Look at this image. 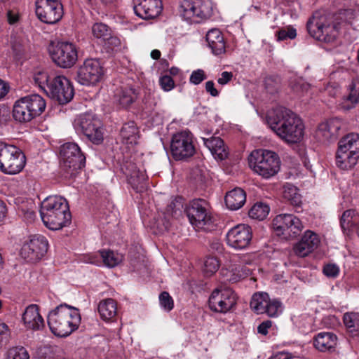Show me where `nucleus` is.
Here are the masks:
<instances>
[{"label":"nucleus","instance_id":"1","mask_svg":"<svg viewBox=\"0 0 359 359\" xmlns=\"http://www.w3.org/2000/svg\"><path fill=\"white\" fill-rule=\"evenodd\" d=\"M267 123L278 136L288 143L299 142L304 135L301 118L283 106L275 107L267 116Z\"/></svg>","mask_w":359,"mask_h":359},{"label":"nucleus","instance_id":"2","mask_svg":"<svg viewBox=\"0 0 359 359\" xmlns=\"http://www.w3.org/2000/svg\"><path fill=\"white\" fill-rule=\"evenodd\" d=\"M40 215L44 225L51 230H58L71 219L67 200L58 196H50L41 203Z\"/></svg>","mask_w":359,"mask_h":359},{"label":"nucleus","instance_id":"3","mask_svg":"<svg viewBox=\"0 0 359 359\" xmlns=\"http://www.w3.org/2000/svg\"><path fill=\"white\" fill-rule=\"evenodd\" d=\"M81 323L79 309L62 304L49 312L48 325L51 332L58 337H67L77 330Z\"/></svg>","mask_w":359,"mask_h":359},{"label":"nucleus","instance_id":"4","mask_svg":"<svg viewBox=\"0 0 359 359\" xmlns=\"http://www.w3.org/2000/svg\"><path fill=\"white\" fill-rule=\"evenodd\" d=\"M339 22H335L333 16L323 11H316L306 24L309 34L317 40L326 43L334 41L339 32Z\"/></svg>","mask_w":359,"mask_h":359},{"label":"nucleus","instance_id":"5","mask_svg":"<svg viewBox=\"0 0 359 359\" xmlns=\"http://www.w3.org/2000/svg\"><path fill=\"white\" fill-rule=\"evenodd\" d=\"M249 164L255 173L263 178L269 179L278 172L280 161L274 151L257 149L250 155Z\"/></svg>","mask_w":359,"mask_h":359},{"label":"nucleus","instance_id":"6","mask_svg":"<svg viewBox=\"0 0 359 359\" xmlns=\"http://www.w3.org/2000/svg\"><path fill=\"white\" fill-rule=\"evenodd\" d=\"M45 100L38 94H32L18 100L13 106V118L21 123L29 122L45 110Z\"/></svg>","mask_w":359,"mask_h":359},{"label":"nucleus","instance_id":"7","mask_svg":"<svg viewBox=\"0 0 359 359\" xmlns=\"http://www.w3.org/2000/svg\"><path fill=\"white\" fill-rule=\"evenodd\" d=\"M60 154V168L66 178L74 177L76 172L86 165V156L74 142H67L62 145Z\"/></svg>","mask_w":359,"mask_h":359},{"label":"nucleus","instance_id":"8","mask_svg":"<svg viewBox=\"0 0 359 359\" xmlns=\"http://www.w3.org/2000/svg\"><path fill=\"white\" fill-rule=\"evenodd\" d=\"M189 220L196 231H212L216 223L205 200H193L186 210Z\"/></svg>","mask_w":359,"mask_h":359},{"label":"nucleus","instance_id":"9","mask_svg":"<svg viewBox=\"0 0 359 359\" xmlns=\"http://www.w3.org/2000/svg\"><path fill=\"white\" fill-rule=\"evenodd\" d=\"M26 158L18 147L0 141V170L8 175L19 173L25 167Z\"/></svg>","mask_w":359,"mask_h":359},{"label":"nucleus","instance_id":"10","mask_svg":"<svg viewBox=\"0 0 359 359\" xmlns=\"http://www.w3.org/2000/svg\"><path fill=\"white\" fill-rule=\"evenodd\" d=\"M74 127L78 133H83L93 144H99L102 142L104 137L102 123L95 114H80L75 118Z\"/></svg>","mask_w":359,"mask_h":359},{"label":"nucleus","instance_id":"11","mask_svg":"<svg viewBox=\"0 0 359 359\" xmlns=\"http://www.w3.org/2000/svg\"><path fill=\"white\" fill-rule=\"evenodd\" d=\"M212 6L209 0H182L179 12L185 20L198 23L212 15Z\"/></svg>","mask_w":359,"mask_h":359},{"label":"nucleus","instance_id":"12","mask_svg":"<svg viewBox=\"0 0 359 359\" xmlns=\"http://www.w3.org/2000/svg\"><path fill=\"white\" fill-rule=\"evenodd\" d=\"M170 151L176 161L186 160L194 156L196 148L194 136L189 130H182L172 135Z\"/></svg>","mask_w":359,"mask_h":359},{"label":"nucleus","instance_id":"13","mask_svg":"<svg viewBox=\"0 0 359 359\" xmlns=\"http://www.w3.org/2000/svg\"><path fill=\"white\" fill-rule=\"evenodd\" d=\"M53 61L62 68H70L78 60L77 48L73 43L60 41L49 48Z\"/></svg>","mask_w":359,"mask_h":359},{"label":"nucleus","instance_id":"14","mask_svg":"<svg viewBox=\"0 0 359 359\" xmlns=\"http://www.w3.org/2000/svg\"><path fill=\"white\" fill-rule=\"evenodd\" d=\"M104 70L100 61L97 59H87L77 71L76 81L83 86H94L101 81Z\"/></svg>","mask_w":359,"mask_h":359},{"label":"nucleus","instance_id":"15","mask_svg":"<svg viewBox=\"0 0 359 359\" xmlns=\"http://www.w3.org/2000/svg\"><path fill=\"white\" fill-rule=\"evenodd\" d=\"M36 15L43 22L53 25L63 15V6L58 0H36Z\"/></svg>","mask_w":359,"mask_h":359},{"label":"nucleus","instance_id":"16","mask_svg":"<svg viewBox=\"0 0 359 359\" xmlns=\"http://www.w3.org/2000/svg\"><path fill=\"white\" fill-rule=\"evenodd\" d=\"M46 93L60 104L70 102L74 95L72 83L64 76H57L50 80Z\"/></svg>","mask_w":359,"mask_h":359},{"label":"nucleus","instance_id":"17","mask_svg":"<svg viewBox=\"0 0 359 359\" xmlns=\"http://www.w3.org/2000/svg\"><path fill=\"white\" fill-rule=\"evenodd\" d=\"M236 294L229 288H217L209 297L210 309L218 313H227L236 304Z\"/></svg>","mask_w":359,"mask_h":359},{"label":"nucleus","instance_id":"18","mask_svg":"<svg viewBox=\"0 0 359 359\" xmlns=\"http://www.w3.org/2000/svg\"><path fill=\"white\" fill-rule=\"evenodd\" d=\"M48 248V241L43 236H34L29 241L24 243L20 255L27 262H36L46 255Z\"/></svg>","mask_w":359,"mask_h":359},{"label":"nucleus","instance_id":"19","mask_svg":"<svg viewBox=\"0 0 359 359\" xmlns=\"http://www.w3.org/2000/svg\"><path fill=\"white\" fill-rule=\"evenodd\" d=\"M226 238L231 248L236 250L245 249L252 238V229L247 224H238L228 231Z\"/></svg>","mask_w":359,"mask_h":359},{"label":"nucleus","instance_id":"20","mask_svg":"<svg viewBox=\"0 0 359 359\" xmlns=\"http://www.w3.org/2000/svg\"><path fill=\"white\" fill-rule=\"evenodd\" d=\"M273 227L285 236L294 238L303 229L302 222L292 214H281L273 219Z\"/></svg>","mask_w":359,"mask_h":359},{"label":"nucleus","instance_id":"21","mask_svg":"<svg viewBox=\"0 0 359 359\" xmlns=\"http://www.w3.org/2000/svg\"><path fill=\"white\" fill-rule=\"evenodd\" d=\"M343 126L341 119L334 118L322 122L316 131V140L323 144L330 143L336 140Z\"/></svg>","mask_w":359,"mask_h":359},{"label":"nucleus","instance_id":"22","mask_svg":"<svg viewBox=\"0 0 359 359\" xmlns=\"http://www.w3.org/2000/svg\"><path fill=\"white\" fill-rule=\"evenodd\" d=\"M121 169L127 177L128 184L134 190L142 192L145 189L147 176L144 170H140L136 164L131 161L126 162Z\"/></svg>","mask_w":359,"mask_h":359},{"label":"nucleus","instance_id":"23","mask_svg":"<svg viewBox=\"0 0 359 359\" xmlns=\"http://www.w3.org/2000/svg\"><path fill=\"white\" fill-rule=\"evenodd\" d=\"M320 244L318 236L311 231H306L301 240L294 245V253L301 257L309 255L315 250Z\"/></svg>","mask_w":359,"mask_h":359},{"label":"nucleus","instance_id":"24","mask_svg":"<svg viewBox=\"0 0 359 359\" xmlns=\"http://www.w3.org/2000/svg\"><path fill=\"white\" fill-rule=\"evenodd\" d=\"M134 11L142 19H152L161 13L162 3L161 0H140Z\"/></svg>","mask_w":359,"mask_h":359},{"label":"nucleus","instance_id":"25","mask_svg":"<svg viewBox=\"0 0 359 359\" xmlns=\"http://www.w3.org/2000/svg\"><path fill=\"white\" fill-rule=\"evenodd\" d=\"M123 260V255L112 250H102L97 255L89 257L88 262L95 265H100L102 262L106 266L113 268L118 265Z\"/></svg>","mask_w":359,"mask_h":359},{"label":"nucleus","instance_id":"26","mask_svg":"<svg viewBox=\"0 0 359 359\" xmlns=\"http://www.w3.org/2000/svg\"><path fill=\"white\" fill-rule=\"evenodd\" d=\"M337 344V337L330 332L318 333L313 339L314 347L320 352H333Z\"/></svg>","mask_w":359,"mask_h":359},{"label":"nucleus","instance_id":"27","mask_svg":"<svg viewBox=\"0 0 359 359\" xmlns=\"http://www.w3.org/2000/svg\"><path fill=\"white\" fill-rule=\"evenodd\" d=\"M22 320L28 329L37 330L43 327L44 321L39 313L38 306L31 304L28 306L22 315Z\"/></svg>","mask_w":359,"mask_h":359},{"label":"nucleus","instance_id":"28","mask_svg":"<svg viewBox=\"0 0 359 359\" xmlns=\"http://www.w3.org/2000/svg\"><path fill=\"white\" fill-rule=\"evenodd\" d=\"M348 94L344 95L339 103L344 111H348L359 103V79H354L348 86Z\"/></svg>","mask_w":359,"mask_h":359},{"label":"nucleus","instance_id":"29","mask_svg":"<svg viewBox=\"0 0 359 359\" xmlns=\"http://www.w3.org/2000/svg\"><path fill=\"white\" fill-rule=\"evenodd\" d=\"M206 41L212 53L220 55L225 53L226 46L223 34L218 29H212L206 34Z\"/></svg>","mask_w":359,"mask_h":359},{"label":"nucleus","instance_id":"30","mask_svg":"<svg viewBox=\"0 0 359 359\" xmlns=\"http://www.w3.org/2000/svg\"><path fill=\"white\" fill-rule=\"evenodd\" d=\"M202 140L205 147L210 151L215 159L222 161L227 157L229 153L226 147L220 137H203Z\"/></svg>","mask_w":359,"mask_h":359},{"label":"nucleus","instance_id":"31","mask_svg":"<svg viewBox=\"0 0 359 359\" xmlns=\"http://www.w3.org/2000/svg\"><path fill=\"white\" fill-rule=\"evenodd\" d=\"M138 94V92L134 88H121L117 89L115 93L114 101L120 107L128 108L137 100Z\"/></svg>","mask_w":359,"mask_h":359},{"label":"nucleus","instance_id":"32","mask_svg":"<svg viewBox=\"0 0 359 359\" xmlns=\"http://www.w3.org/2000/svg\"><path fill=\"white\" fill-rule=\"evenodd\" d=\"M100 318L104 321H114L118 313L117 303L111 298L101 300L97 306Z\"/></svg>","mask_w":359,"mask_h":359},{"label":"nucleus","instance_id":"33","mask_svg":"<svg viewBox=\"0 0 359 359\" xmlns=\"http://www.w3.org/2000/svg\"><path fill=\"white\" fill-rule=\"evenodd\" d=\"M224 200L229 209L232 210H238L245 203V192L241 188H235L226 194Z\"/></svg>","mask_w":359,"mask_h":359},{"label":"nucleus","instance_id":"34","mask_svg":"<svg viewBox=\"0 0 359 359\" xmlns=\"http://www.w3.org/2000/svg\"><path fill=\"white\" fill-rule=\"evenodd\" d=\"M359 158V154L337 149L336 165L342 170H348L354 167Z\"/></svg>","mask_w":359,"mask_h":359},{"label":"nucleus","instance_id":"35","mask_svg":"<svg viewBox=\"0 0 359 359\" xmlns=\"http://www.w3.org/2000/svg\"><path fill=\"white\" fill-rule=\"evenodd\" d=\"M120 135L123 144L131 145L137 144L139 131L136 124L133 121L124 123L121 129Z\"/></svg>","mask_w":359,"mask_h":359},{"label":"nucleus","instance_id":"36","mask_svg":"<svg viewBox=\"0 0 359 359\" xmlns=\"http://www.w3.org/2000/svg\"><path fill=\"white\" fill-rule=\"evenodd\" d=\"M337 149L359 154V135L350 133L344 136L338 142Z\"/></svg>","mask_w":359,"mask_h":359},{"label":"nucleus","instance_id":"37","mask_svg":"<svg viewBox=\"0 0 359 359\" xmlns=\"http://www.w3.org/2000/svg\"><path fill=\"white\" fill-rule=\"evenodd\" d=\"M269 297L266 292L255 293L250 302V308L257 314L264 313Z\"/></svg>","mask_w":359,"mask_h":359},{"label":"nucleus","instance_id":"38","mask_svg":"<svg viewBox=\"0 0 359 359\" xmlns=\"http://www.w3.org/2000/svg\"><path fill=\"white\" fill-rule=\"evenodd\" d=\"M344 323L353 337L359 334V313L348 312L343 317Z\"/></svg>","mask_w":359,"mask_h":359},{"label":"nucleus","instance_id":"39","mask_svg":"<svg viewBox=\"0 0 359 359\" xmlns=\"http://www.w3.org/2000/svg\"><path fill=\"white\" fill-rule=\"evenodd\" d=\"M283 196L292 205L299 206L302 203V196L299 189L292 184L287 183L283 186Z\"/></svg>","mask_w":359,"mask_h":359},{"label":"nucleus","instance_id":"40","mask_svg":"<svg viewBox=\"0 0 359 359\" xmlns=\"http://www.w3.org/2000/svg\"><path fill=\"white\" fill-rule=\"evenodd\" d=\"M357 17V13L353 9H346L340 11L337 15L333 16L335 22H339V30L347 25H351Z\"/></svg>","mask_w":359,"mask_h":359},{"label":"nucleus","instance_id":"41","mask_svg":"<svg viewBox=\"0 0 359 359\" xmlns=\"http://www.w3.org/2000/svg\"><path fill=\"white\" fill-rule=\"evenodd\" d=\"M358 215V212L354 209H349L344 212L340 218V224L344 233L353 226Z\"/></svg>","mask_w":359,"mask_h":359},{"label":"nucleus","instance_id":"42","mask_svg":"<svg viewBox=\"0 0 359 359\" xmlns=\"http://www.w3.org/2000/svg\"><path fill=\"white\" fill-rule=\"evenodd\" d=\"M269 207L263 203H255L249 210V216L252 219H264L269 213Z\"/></svg>","mask_w":359,"mask_h":359},{"label":"nucleus","instance_id":"43","mask_svg":"<svg viewBox=\"0 0 359 359\" xmlns=\"http://www.w3.org/2000/svg\"><path fill=\"white\" fill-rule=\"evenodd\" d=\"M184 208V198L181 196L175 197L166 208V214L170 217H177L181 214Z\"/></svg>","mask_w":359,"mask_h":359},{"label":"nucleus","instance_id":"44","mask_svg":"<svg viewBox=\"0 0 359 359\" xmlns=\"http://www.w3.org/2000/svg\"><path fill=\"white\" fill-rule=\"evenodd\" d=\"M91 32L95 38L100 39L102 42L105 38L109 36L111 30L107 25L97 22L92 26Z\"/></svg>","mask_w":359,"mask_h":359},{"label":"nucleus","instance_id":"45","mask_svg":"<svg viewBox=\"0 0 359 359\" xmlns=\"http://www.w3.org/2000/svg\"><path fill=\"white\" fill-rule=\"evenodd\" d=\"M219 261L215 257H207L203 264V273L207 276L214 274L219 268Z\"/></svg>","mask_w":359,"mask_h":359},{"label":"nucleus","instance_id":"46","mask_svg":"<svg viewBox=\"0 0 359 359\" xmlns=\"http://www.w3.org/2000/svg\"><path fill=\"white\" fill-rule=\"evenodd\" d=\"M33 80L36 86L45 91L48 90V85L50 80H49L47 72L43 71H37L34 73Z\"/></svg>","mask_w":359,"mask_h":359},{"label":"nucleus","instance_id":"47","mask_svg":"<svg viewBox=\"0 0 359 359\" xmlns=\"http://www.w3.org/2000/svg\"><path fill=\"white\" fill-rule=\"evenodd\" d=\"M29 355L27 350L22 346L10 348L5 359H29Z\"/></svg>","mask_w":359,"mask_h":359},{"label":"nucleus","instance_id":"48","mask_svg":"<svg viewBox=\"0 0 359 359\" xmlns=\"http://www.w3.org/2000/svg\"><path fill=\"white\" fill-rule=\"evenodd\" d=\"M265 310L264 313L269 317H276L282 312L281 303L276 299L271 300L269 299Z\"/></svg>","mask_w":359,"mask_h":359},{"label":"nucleus","instance_id":"49","mask_svg":"<svg viewBox=\"0 0 359 359\" xmlns=\"http://www.w3.org/2000/svg\"><path fill=\"white\" fill-rule=\"evenodd\" d=\"M276 36H277L278 41L294 39L297 36V32L294 28L292 27H287L277 31Z\"/></svg>","mask_w":359,"mask_h":359},{"label":"nucleus","instance_id":"50","mask_svg":"<svg viewBox=\"0 0 359 359\" xmlns=\"http://www.w3.org/2000/svg\"><path fill=\"white\" fill-rule=\"evenodd\" d=\"M159 302L161 306L167 311L173 309L174 302L172 297L167 292H162L159 295Z\"/></svg>","mask_w":359,"mask_h":359},{"label":"nucleus","instance_id":"51","mask_svg":"<svg viewBox=\"0 0 359 359\" xmlns=\"http://www.w3.org/2000/svg\"><path fill=\"white\" fill-rule=\"evenodd\" d=\"M236 273H233L232 277L230 278L231 281L237 282L240 279L245 278L250 273V270L246 266H238L235 268Z\"/></svg>","mask_w":359,"mask_h":359},{"label":"nucleus","instance_id":"52","mask_svg":"<svg viewBox=\"0 0 359 359\" xmlns=\"http://www.w3.org/2000/svg\"><path fill=\"white\" fill-rule=\"evenodd\" d=\"M278 84L279 80L274 76H267L264 80L265 88L270 93L277 90Z\"/></svg>","mask_w":359,"mask_h":359},{"label":"nucleus","instance_id":"53","mask_svg":"<svg viewBox=\"0 0 359 359\" xmlns=\"http://www.w3.org/2000/svg\"><path fill=\"white\" fill-rule=\"evenodd\" d=\"M159 83L165 91H170L175 87L173 79L168 75L161 76L159 79Z\"/></svg>","mask_w":359,"mask_h":359},{"label":"nucleus","instance_id":"54","mask_svg":"<svg viewBox=\"0 0 359 359\" xmlns=\"http://www.w3.org/2000/svg\"><path fill=\"white\" fill-rule=\"evenodd\" d=\"M323 273L327 277L335 278L339 273V268L337 264H328L323 267Z\"/></svg>","mask_w":359,"mask_h":359},{"label":"nucleus","instance_id":"55","mask_svg":"<svg viewBox=\"0 0 359 359\" xmlns=\"http://www.w3.org/2000/svg\"><path fill=\"white\" fill-rule=\"evenodd\" d=\"M292 88L295 93L303 94L309 90L310 86L302 80H298L292 84Z\"/></svg>","mask_w":359,"mask_h":359},{"label":"nucleus","instance_id":"56","mask_svg":"<svg viewBox=\"0 0 359 359\" xmlns=\"http://www.w3.org/2000/svg\"><path fill=\"white\" fill-rule=\"evenodd\" d=\"M206 79V76L205 75V72L202 69H198L196 71H194L192 74L190 76V82L198 85L201 83L203 80Z\"/></svg>","mask_w":359,"mask_h":359},{"label":"nucleus","instance_id":"57","mask_svg":"<svg viewBox=\"0 0 359 359\" xmlns=\"http://www.w3.org/2000/svg\"><path fill=\"white\" fill-rule=\"evenodd\" d=\"M102 43H104V46H106L108 48L113 50L116 47H118L120 46L121 41L120 39L112 35L111 32L109 34V36L105 38Z\"/></svg>","mask_w":359,"mask_h":359},{"label":"nucleus","instance_id":"58","mask_svg":"<svg viewBox=\"0 0 359 359\" xmlns=\"http://www.w3.org/2000/svg\"><path fill=\"white\" fill-rule=\"evenodd\" d=\"M233 78V74L229 72H223L217 79L219 84L224 86L227 84Z\"/></svg>","mask_w":359,"mask_h":359},{"label":"nucleus","instance_id":"59","mask_svg":"<svg viewBox=\"0 0 359 359\" xmlns=\"http://www.w3.org/2000/svg\"><path fill=\"white\" fill-rule=\"evenodd\" d=\"M144 102L148 106L149 109H153L154 107L156 104V102L154 97V95L149 91L144 95Z\"/></svg>","mask_w":359,"mask_h":359},{"label":"nucleus","instance_id":"60","mask_svg":"<svg viewBox=\"0 0 359 359\" xmlns=\"http://www.w3.org/2000/svg\"><path fill=\"white\" fill-rule=\"evenodd\" d=\"M272 322L271 320L263 321L257 327V332L263 335L268 334V330L271 327Z\"/></svg>","mask_w":359,"mask_h":359},{"label":"nucleus","instance_id":"61","mask_svg":"<svg viewBox=\"0 0 359 359\" xmlns=\"http://www.w3.org/2000/svg\"><path fill=\"white\" fill-rule=\"evenodd\" d=\"M205 90L213 97H217L219 95V92L215 88V83L212 81H208L205 83Z\"/></svg>","mask_w":359,"mask_h":359},{"label":"nucleus","instance_id":"62","mask_svg":"<svg viewBox=\"0 0 359 359\" xmlns=\"http://www.w3.org/2000/svg\"><path fill=\"white\" fill-rule=\"evenodd\" d=\"M9 336V329L8 325L0 320V337L7 340Z\"/></svg>","mask_w":359,"mask_h":359},{"label":"nucleus","instance_id":"63","mask_svg":"<svg viewBox=\"0 0 359 359\" xmlns=\"http://www.w3.org/2000/svg\"><path fill=\"white\" fill-rule=\"evenodd\" d=\"M8 213V209L6 204L1 200H0V224H1L6 219Z\"/></svg>","mask_w":359,"mask_h":359},{"label":"nucleus","instance_id":"64","mask_svg":"<svg viewBox=\"0 0 359 359\" xmlns=\"http://www.w3.org/2000/svg\"><path fill=\"white\" fill-rule=\"evenodd\" d=\"M210 248L212 250L222 253L223 252V245L219 240H213L210 243Z\"/></svg>","mask_w":359,"mask_h":359}]
</instances>
